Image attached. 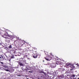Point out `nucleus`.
Wrapping results in <instances>:
<instances>
[{
	"mask_svg": "<svg viewBox=\"0 0 79 79\" xmlns=\"http://www.w3.org/2000/svg\"><path fill=\"white\" fill-rule=\"evenodd\" d=\"M19 64H20V66H24V64L23 63H22L21 62H20L19 63Z\"/></svg>",
	"mask_w": 79,
	"mask_h": 79,
	"instance_id": "8",
	"label": "nucleus"
},
{
	"mask_svg": "<svg viewBox=\"0 0 79 79\" xmlns=\"http://www.w3.org/2000/svg\"><path fill=\"white\" fill-rule=\"evenodd\" d=\"M50 55H51V56H53L52 55V54L50 53Z\"/></svg>",
	"mask_w": 79,
	"mask_h": 79,
	"instance_id": "21",
	"label": "nucleus"
},
{
	"mask_svg": "<svg viewBox=\"0 0 79 79\" xmlns=\"http://www.w3.org/2000/svg\"><path fill=\"white\" fill-rule=\"evenodd\" d=\"M77 79H79V78H78Z\"/></svg>",
	"mask_w": 79,
	"mask_h": 79,
	"instance_id": "29",
	"label": "nucleus"
},
{
	"mask_svg": "<svg viewBox=\"0 0 79 79\" xmlns=\"http://www.w3.org/2000/svg\"><path fill=\"white\" fill-rule=\"evenodd\" d=\"M70 66L72 69H74V68H75L74 64H70Z\"/></svg>",
	"mask_w": 79,
	"mask_h": 79,
	"instance_id": "3",
	"label": "nucleus"
},
{
	"mask_svg": "<svg viewBox=\"0 0 79 79\" xmlns=\"http://www.w3.org/2000/svg\"><path fill=\"white\" fill-rule=\"evenodd\" d=\"M12 47H11V45H10L9 46V48H12Z\"/></svg>",
	"mask_w": 79,
	"mask_h": 79,
	"instance_id": "16",
	"label": "nucleus"
},
{
	"mask_svg": "<svg viewBox=\"0 0 79 79\" xmlns=\"http://www.w3.org/2000/svg\"><path fill=\"white\" fill-rule=\"evenodd\" d=\"M45 59L47 60V61H48L49 60V59L47 57H45Z\"/></svg>",
	"mask_w": 79,
	"mask_h": 79,
	"instance_id": "12",
	"label": "nucleus"
},
{
	"mask_svg": "<svg viewBox=\"0 0 79 79\" xmlns=\"http://www.w3.org/2000/svg\"><path fill=\"white\" fill-rule=\"evenodd\" d=\"M5 71H8H8H9L10 70H8V69H6Z\"/></svg>",
	"mask_w": 79,
	"mask_h": 79,
	"instance_id": "17",
	"label": "nucleus"
},
{
	"mask_svg": "<svg viewBox=\"0 0 79 79\" xmlns=\"http://www.w3.org/2000/svg\"><path fill=\"white\" fill-rule=\"evenodd\" d=\"M59 69L60 71H64L65 70L62 67H61Z\"/></svg>",
	"mask_w": 79,
	"mask_h": 79,
	"instance_id": "6",
	"label": "nucleus"
},
{
	"mask_svg": "<svg viewBox=\"0 0 79 79\" xmlns=\"http://www.w3.org/2000/svg\"><path fill=\"white\" fill-rule=\"evenodd\" d=\"M34 50V49H32V51H33V50Z\"/></svg>",
	"mask_w": 79,
	"mask_h": 79,
	"instance_id": "23",
	"label": "nucleus"
},
{
	"mask_svg": "<svg viewBox=\"0 0 79 79\" xmlns=\"http://www.w3.org/2000/svg\"><path fill=\"white\" fill-rule=\"evenodd\" d=\"M35 52H36V53H36V52H37L35 51Z\"/></svg>",
	"mask_w": 79,
	"mask_h": 79,
	"instance_id": "27",
	"label": "nucleus"
},
{
	"mask_svg": "<svg viewBox=\"0 0 79 79\" xmlns=\"http://www.w3.org/2000/svg\"><path fill=\"white\" fill-rule=\"evenodd\" d=\"M29 73H32V72L29 71Z\"/></svg>",
	"mask_w": 79,
	"mask_h": 79,
	"instance_id": "22",
	"label": "nucleus"
},
{
	"mask_svg": "<svg viewBox=\"0 0 79 79\" xmlns=\"http://www.w3.org/2000/svg\"><path fill=\"white\" fill-rule=\"evenodd\" d=\"M39 78H40L41 79H43V77L41 76L40 77H39Z\"/></svg>",
	"mask_w": 79,
	"mask_h": 79,
	"instance_id": "15",
	"label": "nucleus"
},
{
	"mask_svg": "<svg viewBox=\"0 0 79 79\" xmlns=\"http://www.w3.org/2000/svg\"><path fill=\"white\" fill-rule=\"evenodd\" d=\"M70 64H71V63H67L66 64V66H70Z\"/></svg>",
	"mask_w": 79,
	"mask_h": 79,
	"instance_id": "7",
	"label": "nucleus"
},
{
	"mask_svg": "<svg viewBox=\"0 0 79 79\" xmlns=\"http://www.w3.org/2000/svg\"><path fill=\"white\" fill-rule=\"evenodd\" d=\"M26 68L27 69H26V70H27L29 69V68H28V67H27V66H26Z\"/></svg>",
	"mask_w": 79,
	"mask_h": 79,
	"instance_id": "14",
	"label": "nucleus"
},
{
	"mask_svg": "<svg viewBox=\"0 0 79 79\" xmlns=\"http://www.w3.org/2000/svg\"><path fill=\"white\" fill-rule=\"evenodd\" d=\"M72 76H73V77H75V75L73 74V75H72Z\"/></svg>",
	"mask_w": 79,
	"mask_h": 79,
	"instance_id": "20",
	"label": "nucleus"
},
{
	"mask_svg": "<svg viewBox=\"0 0 79 79\" xmlns=\"http://www.w3.org/2000/svg\"><path fill=\"white\" fill-rule=\"evenodd\" d=\"M41 73H43V74H46V73L42 71L41 72Z\"/></svg>",
	"mask_w": 79,
	"mask_h": 79,
	"instance_id": "13",
	"label": "nucleus"
},
{
	"mask_svg": "<svg viewBox=\"0 0 79 79\" xmlns=\"http://www.w3.org/2000/svg\"><path fill=\"white\" fill-rule=\"evenodd\" d=\"M47 65H49V66H50L51 68H55L56 66V64L54 63L51 64L50 63H48L47 64Z\"/></svg>",
	"mask_w": 79,
	"mask_h": 79,
	"instance_id": "2",
	"label": "nucleus"
},
{
	"mask_svg": "<svg viewBox=\"0 0 79 79\" xmlns=\"http://www.w3.org/2000/svg\"><path fill=\"white\" fill-rule=\"evenodd\" d=\"M38 79H40V78H38Z\"/></svg>",
	"mask_w": 79,
	"mask_h": 79,
	"instance_id": "26",
	"label": "nucleus"
},
{
	"mask_svg": "<svg viewBox=\"0 0 79 79\" xmlns=\"http://www.w3.org/2000/svg\"><path fill=\"white\" fill-rule=\"evenodd\" d=\"M3 68H2L1 69L2 70H3Z\"/></svg>",
	"mask_w": 79,
	"mask_h": 79,
	"instance_id": "25",
	"label": "nucleus"
},
{
	"mask_svg": "<svg viewBox=\"0 0 79 79\" xmlns=\"http://www.w3.org/2000/svg\"><path fill=\"white\" fill-rule=\"evenodd\" d=\"M0 63H1V64H3V62H0Z\"/></svg>",
	"mask_w": 79,
	"mask_h": 79,
	"instance_id": "19",
	"label": "nucleus"
},
{
	"mask_svg": "<svg viewBox=\"0 0 79 79\" xmlns=\"http://www.w3.org/2000/svg\"><path fill=\"white\" fill-rule=\"evenodd\" d=\"M2 57H1L0 56V58H1V59H2Z\"/></svg>",
	"mask_w": 79,
	"mask_h": 79,
	"instance_id": "24",
	"label": "nucleus"
},
{
	"mask_svg": "<svg viewBox=\"0 0 79 79\" xmlns=\"http://www.w3.org/2000/svg\"><path fill=\"white\" fill-rule=\"evenodd\" d=\"M37 55L36 54L35 56H33V57L34 58H36L37 57Z\"/></svg>",
	"mask_w": 79,
	"mask_h": 79,
	"instance_id": "10",
	"label": "nucleus"
},
{
	"mask_svg": "<svg viewBox=\"0 0 79 79\" xmlns=\"http://www.w3.org/2000/svg\"><path fill=\"white\" fill-rule=\"evenodd\" d=\"M2 56V58L3 59H4V58H5V57H3Z\"/></svg>",
	"mask_w": 79,
	"mask_h": 79,
	"instance_id": "18",
	"label": "nucleus"
},
{
	"mask_svg": "<svg viewBox=\"0 0 79 79\" xmlns=\"http://www.w3.org/2000/svg\"><path fill=\"white\" fill-rule=\"evenodd\" d=\"M43 62H44V60H43Z\"/></svg>",
	"mask_w": 79,
	"mask_h": 79,
	"instance_id": "28",
	"label": "nucleus"
},
{
	"mask_svg": "<svg viewBox=\"0 0 79 79\" xmlns=\"http://www.w3.org/2000/svg\"><path fill=\"white\" fill-rule=\"evenodd\" d=\"M0 45H1V43H0Z\"/></svg>",
	"mask_w": 79,
	"mask_h": 79,
	"instance_id": "30",
	"label": "nucleus"
},
{
	"mask_svg": "<svg viewBox=\"0 0 79 79\" xmlns=\"http://www.w3.org/2000/svg\"><path fill=\"white\" fill-rule=\"evenodd\" d=\"M5 35V37H7L6 36H8V33L6 32V33L5 35Z\"/></svg>",
	"mask_w": 79,
	"mask_h": 79,
	"instance_id": "9",
	"label": "nucleus"
},
{
	"mask_svg": "<svg viewBox=\"0 0 79 79\" xmlns=\"http://www.w3.org/2000/svg\"><path fill=\"white\" fill-rule=\"evenodd\" d=\"M2 66L5 68H7L8 67V66H7V65H3Z\"/></svg>",
	"mask_w": 79,
	"mask_h": 79,
	"instance_id": "11",
	"label": "nucleus"
},
{
	"mask_svg": "<svg viewBox=\"0 0 79 79\" xmlns=\"http://www.w3.org/2000/svg\"><path fill=\"white\" fill-rule=\"evenodd\" d=\"M22 63L24 64H27V63H26V60L25 59H23V60L22 61Z\"/></svg>",
	"mask_w": 79,
	"mask_h": 79,
	"instance_id": "4",
	"label": "nucleus"
},
{
	"mask_svg": "<svg viewBox=\"0 0 79 79\" xmlns=\"http://www.w3.org/2000/svg\"><path fill=\"white\" fill-rule=\"evenodd\" d=\"M2 37H3L4 38H5L6 39V42H10V38L9 37H11V35H8V36L7 37H5V35H2Z\"/></svg>",
	"mask_w": 79,
	"mask_h": 79,
	"instance_id": "1",
	"label": "nucleus"
},
{
	"mask_svg": "<svg viewBox=\"0 0 79 79\" xmlns=\"http://www.w3.org/2000/svg\"><path fill=\"white\" fill-rule=\"evenodd\" d=\"M79 66V64H74V68H77V67H78V66Z\"/></svg>",
	"mask_w": 79,
	"mask_h": 79,
	"instance_id": "5",
	"label": "nucleus"
}]
</instances>
